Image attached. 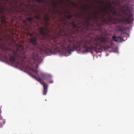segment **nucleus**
<instances>
[{"mask_svg":"<svg viewBox=\"0 0 134 134\" xmlns=\"http://www.w3.org/2000/svg\"><path fill=\"white\" fill-rule=\"evenodd\" d=\"M85 24H84L83 26L82 29V31H84L85 34H87L89 31V27L93 26V24L91 25V21L92 20L91 18L89 16H88L87 18L85 19Z\"/></svg>","mask_w":134,"mask_h":134,"instance_id":"5","label":"nucleus"},{"mask_svg":"<svg viewBox=\"0 0 134 134\" xmlns=\"http://www.w3.org/2000/svg\"><path fill=\"white\" fill-rule=\"evenodd\" d=\"M112 38L113 40L117 42H119L118 39H121L122 40V38L120 36H119L118 37H116V36H114L112 37Z\"/></svg>","mask_w":134,"mask_h":134,"instance_id":"9","label":"nucleus"},{"mask_svg":"<svg viewBox=\"0 0 134 134\" xmlns=\"http://www.w3.org/2000/svg\"><path fill=\"white\" fill-rule=\"evenodd\" d=\"M107 8H105L104 9H102L101 10L103 13L107 14L108 16H107V18L104 17V16H102V19L100 23L98 24L97 22V24H98L99 26L107 24H110L111 23L118 24L116 27L118 28V30L122 32H124L125 28L123 25V24H127L129 23L133 20V14L130 12L129 8L127 10H124L122 11L123 14H121L115 11L111 12L113 15L112 16L107 11Z\"/></svg>","mask_w":134,"mask_h":134,"instance_id":"2","label":"nucleus"},{"mask_svg":"<svg viewBox=\"0 0 134 134\" xmlns=\"http://www.w3.org/2000/svg\"><path fill=\"white\" fill-rule=\"evenodd\" d=\"M34 18L37 19L42 20V19L41 18L40 15L34 16Z\"/></svg>","mask_w":134,"mask_h":134,"instance_id":"12","label":"nucleus"},{"mask_svg":"<svg viewBox=\"0 0 134 134\" xmlns=\"http://www.w3.org/2000/svg\"><path fill=\"white\" fill-rule=\"evenodd\" d=\"M37 1L40 3H42L43 2V0H37Z\"/></svg>","mask_w":134,"mask_h":134,"instance_id":"16","label":"nucleus"},{"mask_svg":"<svg viewBox=\"0 0 134 134\" xmlns=\"http://www.w3.org/2000/svg\"><path fill=\"white\" fill-rule=\"evenodd\" d=\"M72 3L75 6H76L77 5V4L75 3L72 2Z\"/></svg>","mask_w":134,"mask_h":134,"instance_id":"19","label":"nucleus"},{"mask_svg":"<svg viewBox=\"0 0 134 134\" xmlns=\"http://www.w3.org/2000/svg\"><path fill=\"white\" fill-rule=\"evenodd\" d=\"M109 6H110V7H111L112 6H111V5H109Z\"/></svg>","mask_w":134,"mask_h":134,"instance_id":"21","label":"nucleus"},{"mask_svg":"<svg viewBox=\"0 0 134 134\" xmlns=\"http://www.w3.org/2000/svg\"><path fill=\"white\" fill-rule=\"evenodd\" d=\"M4 12V9L3 8H0V17L1 18V20L2 23H5L6 21V17L3 15H1V13H3Z\"/></svg>","mask_w":134,"mask_h":134,"instance_id":"8","label":"nucleus"},{"mask_svg":"<svg viewBox=\"0 0 134 134\" xmlns=\"http://www.w3.org/2000/svg\"><path fill=\"white\" fill-rule=\"evenodd\" d=\"M52 6L55 8L58 7V5L57 4V3L56 2L53 1L52 4Z\"/></svg>","mask_w":134,"mask_h":134,"instance_id":"11","label":"nucleus"},{"mask_svg":"<svg viewBox=\"0 0 134 134\" xmlns=\"http://www.w3.org/2000/svg\"><path fill=\"white\" fill-rule=\"evenodd\" d=\"M29 69L33 72L36 74V75H34L32 73L30 74V75L31 77L40 82V83L42 85L43 87V94L44 95H46L47 91L48 86L46 84L43 80L46 79H51V75L48 74L41 73L40 76L38 74V70H37L35 69L32 67H30Z\"/></svg>","mask_w":134,"mask_h":134,"instance_id":"4","label":"nucleus"},{"mask_svg":"<svg viewBox=\"0 0 134 134\" xmlns=\"http://www.w3.org/2000/svg\"><path fill=\"white\" fill-rule=\"evenodd\" d=\"M63 0H60V2L59 3L60 4H62L63 3Z\"/></svg>","mask_w":134,"mask_h":134,"instance_id":"18","label":"nucleus"},{"mask_svg":"<svg viewBox=\"0 0 134 134\" xmlns=\"http://www.w3.org/2000/svg\"><path fill=\"white\" fill-rule=\"evenodd\" d=\"M71 25L74 28H76V32L78 33H80L81 34L83 35L84 31H82V27H78L77 25L75 24L74 21H72L71 23Z\"/></svg>","mask_w":134,"mask_h":134,"instance_id":"6","label":"nucleus"},{"mask_svg":"<svg viewBox=\"0 0 134 134\" xmlns=\"http://www.w3.org/2000/svg\"><path fill=\"white\" fill-rule=\"evenodd\" d=\"M87 5L86 6H83V10H86V7H87Z\"/></svg>","mask_w":134,"mask_h":134,"instance_id":"17","label":"nucleus"},{"mask_svg":"<svg viewBox=\"0 0 134 134\" xmlns=\"http://www.w3.org/2000/svg\"><path fill=\"white\" fill-rule=\"evenodd\" d=\"M98 2L100 4H103L104 6V7L103 8H102L101 7H99V8L100 9V10H99L98 12H95L93 13V14L95 15V16L93 17V18L94 20L96 19V15H98L101 11L103 12V11L101 10V9H104L105 8H108V7H106L104 4V2L102 0H99V1Z\"/></svg>","mask_w":134,"mask_h":134,"instance_id":"7","label":"nucleus"},{"mask_svg":"<svg viewBox=\"0 0 134 134\" xmlns=\"http://www.w3.org/2000/svg\"><path fill=\"white\" fill-rule=\"evenodd\" d=\"M9 39L11 42L8 43L9 46L12 45V43H14L17 46L16 50L14 51L12 48L6 46L5 44L3 43L0 42V49L4 51H12V55L10 56L9 60L12 62H14L15 60L18 61L20 62V61L22 62L21 64H23L24 62V59L26 58V56L28 54V51H26L24 49L23 46L20 44H16V42L13 37H10Z\"/></svg>","mask_w":134,"mask_h":134,"instance_id":"3","label":"nucleus"},{"mask_svg":"<svg viewBox=\"0 0 134 134\" xmlns=\"http://www.w3.org/2000/svg\"><path fill=\"white\" fill-rule=\"evenodd\" d=\"M5 120L3 119L1 116L0 115V127H2L5 124Z\"/></svg>","mask_w":134,"mask_h":134,"instance_id":"10","label":"nucleus"},{"mask_svg":"<svg viewBox=\"0 0 134 134\" xmlns=\"http://www.w3.org/2000/svg\"><path fill=\"white\" fill-rule=\"evenodd\" d=\"M53 81H51L49 83H53Z\"/></svg>","mask_w":134,"mask_h":134,"instance_id":"20","label":"nucleus"},{"mask_svg":"<svg viewBox=\"0 0 134 134\" xmlns=\"http://www.w3.org/2000/svg\"><path fill=\"white\" fill-rule=\"evenodd\" d=\"M23 23L25 25H28L27 21L25 20H24L23 21Z\"/></svg>","mask_w":134,"mask_h":134,"instance_id":"14","label":"nucleus"},{"mask_svg":"<svg viewBox=\"0 0 134 134\" xmlns=\"http://www.w3.org/2000/svg\"><path fill=\"white\" fill-rule=\"evenodd\" d=\"M33 19V18L32 17H30L29 18H27V20L28 21H31Z\"/></svg>","mask_w":134,"mask_h":134,"instance_id":"15","label":"nucleus"},{"mask_svg":"<svg viewBox=\"0 0 134 134\" xmlns=\"http://www.w3.org/2000/svg\"><path fill=\"white\" fill-rule=\"evenodd\" d=\"M44 18L46 21L44 23L46 27H40L38 29L39 35L42 37L40 39V43L39 44L37 43V39L36 37L30 40L34 46L37 48L36 51L34 49L30 50L31 52L30 53V57L35 63H39L42 62V59L39 56V53L42 54L43 52L64 50L66 53L70 54L71 51L80 48L81 46L85 49L84 52H86L92 50L97 53L99 52V37L93 38L88 34L87 35L88 39L83 40L76 41V38L66 39L65 37H68L69 36L72 37L73 34H75L73 30H70L68 29L66 31L65 29L63 31L60 30L58 36L62 37L63 38L58 41L57 38L55 37L51 34L52 29L50 30L49 29V23L47 21L50 20L49 15L46 14Z\"/></svg>","mask_w":134,"mask_h":134,"instance_id":"1","label":"nucleus"},{"mask_svg":"<svg viewBox=\"0 0 134 134\" xmlns=\"http://www.w3.org/2000/svg\"><path fill=\"white\" fill-rule=\"evenodd\" d=\"M66 18L68 19H70L72 17V15L71 14H69V15H66Z\"/></svg>","mask_w":134,"mask_h":134,"instance_id":"13","label":"nucleus"}]
</instances>
